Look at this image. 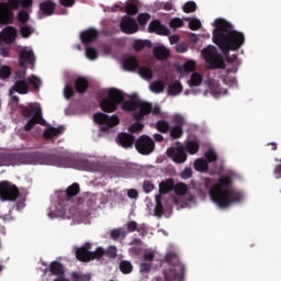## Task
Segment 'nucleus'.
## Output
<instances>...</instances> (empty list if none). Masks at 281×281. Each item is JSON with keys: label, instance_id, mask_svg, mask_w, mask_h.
<instances>
[{"label": "nucleus", "instance_id": "37", "mask_svg": "<svg viewBox=\"0 0 281 281\" xmlns=\"http://www.w3.org/2000/svg\"><path fill=\"white\" fill-rule=\"evenodd\" d=\"M120 272L122 274L127 276L133 272V265L127 260L120 261Z\"/></svg>", "mask_w": 281, "mask_h": 281}, {"label": "nucleus", "instance_id": "34", "mask_svg": "<svg viewBox=\"0 0 281 281\" xmlns=\"http://www.w3.org/2000/svg\"><path fill=\"white\" fill-rule=\"evenodd\" d=\"M48 218L50 220H70L71 212H48Z\"/></svg>", "mask_w": 281, "mask_h": 281}, {"label": "nucleus", "instance_id": "45", "mask_svg": "<svg viewBox=\"0 0 281 281\" xmlns=\"http://www.w3.org/2000/svg\"><path fill=\"white\" fill-rule=\"evenodd\" d=\"M27 82L33 86L34 91H38V89H41V85H43L41 79L34 75H31L27 78Z\"/></svg>", "mask_w": 281, "mask_h": 281}, {"label": "nucleus", "instance_id": "61", "mask_svg": "<svg viewBox=\"0 0 281 281\" xmlns=\"http://www.w3.org/2000/svg\"><path fill=\"white\" fill-rule=\"evenodd\" d=\"M137 21H138L139 25H146V23H148V21H150V15L148 13H140L137 16Z\"/></svg>", "mask_w": 281, "mask_h": 281}, {"label": "nucleus", "instance_id": "40", "mask_svg": "<svg viewBox=\"0 0 281 281\" xmlns=\"http://www.w3.org/2000/svg\"><path fill=\"white\" fill-rule=\"evenodd\" d=\"M156 128L159 133H169L170 132V123L167 121L160 120L156 123Z\"/></svg>", "mask_w": 281, "mask_h": 281}, {"label": "nucleus", "instance_id": "12", "mask_svg": "<svg viewBox=\"0 0 281 281\" xmlns=\"http://www.w3.org/2000/svg\"><path fill=\"white\" fill-rule=\"evenodd\" d=\"M135 148L139 155H150L155 150V140L148 135H142L135 142Z\"/></svg>", "mask_w": 281, "mask_h": 281}, {"label": "nucleus", "instance_id": "25", "mask_svg": "<svg viewBox=\"0 0 281 281\" xmlns=\"http://www.w3.org/2000/svg\"><path fill=\"white\" fill-rule=\"evenodd\" d=\"M80 38L83 45H89V43H93L98 38V30L88 29L80 33Z\"/></svg>", "mask_w": 281, "mask_h": 281}, {"label": "nucleus", "instance_id": "59", "mask_svg": "<svg viewBox=\"0 0 281 281\" xmlns=\"http://www.w3.org/2000/svg\"><path fill=\"white\" fill-rule=\"evenodd\" d=\"M128 131L130 133H142V131H144V125L139 122H136L128 127Z\"/></svg>", "mask_w": 281, "mask_h": 281}, {"label": "nucleus", "instance_id": "38", "mask_svg": "<svg viewBox=\"0 0 281 281\" xmlns=\"http://www.w3.org/2000/svg\"><path fill=\"white\" fill-rule=\"evenodd\" d=\"M189 155H196L199 153V143L196 140H189L186 145Z\"/></svg>", "mask_w": 281, "mask_h": 281}, {"label": "nucleus", "instance_id": "20", "mask_svg": "<svg viewBox=\"0 0 281 281\" xmlns=\"http://www.w3.org/2000/svg\"><path fill=\"white\" fill-rule=\"evenodd\" d=\"M148 32L151 34H159L160 36H169L170 35V30L166 27L159 20H154L149 23L148 26Z\"/></svg>", "mask_w": 281, "mask_h": 281}, {"label": "nucleus", "instance_id": "27", "mask_svg": "<svg viewBox=\"0 0 281 281\" xmlns=\"http://www.w3.org/2000/svg\"><path fill=\"white\" fill-rule=\"evenodd\" d=\"M48 271L50 272V276H56L58 278H64V265L59 261H53L48 266Z\"/></svg>", "mask_w": 281, "mask_h": 281}, {"label": "nucleus", "instance_id": "50", "mask_svg": "<svg viewBox=\"0 0 281 281\" xmlns=\"http://www.w3.org/2000/svg\"><path fill=\"white\" fill-rule=\"evenodd\" d=\"M125 12L126 14H130V16H133L139 12V9L136 7L135 3H126L125 4Z\"/></svg>", "mask_w": 281, "mask_h": 281}, {"label": "nucleus", "instance_id": "47", "mask_svg": "<svg viewBox=\"0 0 281 281\" xmlns=\"http://www.w3.org/2000/svg\"><path fill=\"white\" fill-rule=\"evenodd\" d=\"M70 278H72V281H90V274H85L82 272H72Z\"/></svg>", "mask_w": 281, "mask_h": 281}, {"label": "nucleus", "instance_id": "43", "mask_svg": "<svg viewBox=\"0 0 281 281\" xmlns=\"http://www.w3.org/2000/svg\"><path fill=\"white\" fill-rule=\"evenodd\" d=\"M138 74L145 80H153V70L148 67H139L138 68Z\"/></svg>", "mask_w": 281, "mask_h": 281}, {"label": "nucleus", "instance_id": "24", "mask_svg": "<svg viewBox=\"0 0 281 281\" xmlns=\"http://www.w3.org/2000/svg\"><path fill=\"white\" fill-rule=\"evenodd\" d=\"M63 133H65V126L63 125H59L58 127H48L44 131L43 137L49 142L50 139H54V137H59Z\"/></svg>", "mask_w": 281, "mask_h": 281}, {"label": "nucleus", "instance_id": "18", "mask_svg": "<svg viewBox=\"0 0 281 281\" xmlns=\"http://www.w3.org/2000/svg\"><path fill=\"white\" fill-rule=\"evenodd\" d=\"M16 40V29L13 26H7L0 32V47L1 43L5 45H12V43Z\"/></svg>", "mask_w": 281, "mask_h": 281}, {"label": "nucleus", "instance_id": "58", "mask_svg": "<svg viewBox=\"0 0 281 281\" xmlns=\"http://www.w3.org/2000/svg\"><path fill=\"white\" fill-rule=\"evenodd\" d=\"M0 56H3V58H9V56H10V44L1 43Z\"/></svg>", "mask_w": 281, "mask_h": 281}, {"label": "nucleus", "instance_id": "35", "mask_svg": "<svg viewBox=\"0 0 281 281\" xmlns=\"http://www.w3.org/2000/svg\"><path fill=\"white\" fill-rule=\"evenodd\" d=\"M173 191L178 196H186V194H188V184L183 182L173 183Z\"/></svg>", "mask_w": 281, "mask_h": 281}, {"label": "nucleus", "instance_id": "51", "mask_svg": "<svg viewBox=\"0 0 281 281\" xmlns=\"http://www.w3.org/2000/svg\"><path fill=\"white\" fill-rule=\"evenodd\" d=\"M183 12H186V14H190L191 12H196V2L188 1L183 5Z\"/></svg>", "mask_w": 281, "mask_h": 281}, {"label": "nucleus", "instance_id": "49", "mask_svg": "<svg viewBox=\"0 0 281 281\" xmlns=\"http://www.w3.org/2000/svg\"><path fill=\"white\" fill-rule=\"evenodd\" d=\"M103 257H106L109 259H115L116 258V247L109 246V248L103 249Z\"/></svg>", "mask_w": 281, "mask_h": 281}, {"label": "nucleus", "instance_id": "42", "mask_svg": "<svg viewBox=\"0 0 281 281\" xmlns=\"http://www.w3.org/2000/svg\"><path fill=\"white\" fill-rule=\"evenodd\" d=\"M194 169L198 170V172H205V170H207V161L203 158H198L194 161Z\"/></svg>", "mask_w": 281, "mask_h": 281}, {"label": "nucleus", "instance_id": "13", "mask_svg": "<svg viewBox=\"0 0 281 281\" xmlns=\"http://www.w3.org/2000/svg\"><path fill=\"white\" fill-rule=\"evenodd\" d=\"M169 159H172L175 164H186L188 161V153H186V147H169L166 151Z\"/></svg>", "mask_w": 281, "mask_h": 281}, {"label": "nucleus", "instance_id": "46", "mask_svg": "<svg viewBox=\"0 0 281 281\" xmlns=\"http://www.w3.org/2000/svg\"><path fill=\"white\" fill-rule=\"evenodd\" d=\"M12 76V68L9 66L0 67V80H8Z\"/></svg>", "mask_w": 281, "mask_h": 281}, {"label": "nucleus", "instance_id": "48", "mask_svg": "<svg viewBox=\"0 0 281 281\" xmlns=\"http://www.w3.org/2000/svg\"><path fill=\"white\" fill-rule=\"evenodd\" d=\"M76 95V91L74 90V87L71 85L67 83L64 88V97L66 100H71Z\"/></svg>", "mask_w": 281, "mask_h": 281}, {"label": "nucleus", "instance_id": "22", "mask_svg": "<svg viewBox=\"0 0 281 281\" xmlns=\"http://www.w3.org/2000/svg\"><path fill=\"white\" fill-rule=\"evenodd\" d=\"M135 142V136L133 134L122 132L117 135V144L122 146V148H132Z\"/></svg>", "mask_w": 281, "mask_h": 281}, {"label": "nucleus", "instance_id": "32", "mask_svg": "<svg viewBox=\"0 0 281 281\" xmlns=\"http://www.w3.org/2000/svg\"><path fill=\"white\" fill-rule=\"evenodd\" d=\"M127 233H132L130 231H125V228H114L110 232L109 236L112 237V240L120 241L125 240Z\"/></svg>", "mask_w": 281, "mask_h": 281}, {"label": "nucleus", "instance_id": "60", "mask_svg": "<svg viewBox=\"0 0 281 281\" xmlns=\"http://www.w3.org/2000/svg\"><path fill=\"white\" fill-rule=\"evenodd\" d=\"M138 269L140 274H147L148 272H151V263L140 262Z\"/></svg>", "mask_w": 281, "mask_h": 281}, {"label": "nucleus", "instance_id": "64", "mask_svg": "<svg viewBox=\"0 0 281 281\" xmlns=\"http://www.w3.org/2000/svg\"><path fill=\"white\" fill-rule=\"evenodd\" d=\"M196 69V63L193 60H188L184 63V70L187 71H194Z\"/></svg>", "mask_w": 281, "mask_h": 281}, {"label": "nucleus", "instance_id": "26", "mask_svg": "<svg viewBox=\"0 0 281 281\" xmlns=\"http://www.w3.org/2000/svg\"><path fill=\"white\" fill-rule=\"evenodd\" d=\"M139 67V60L135 56H128L123 60V69L125 71H135Z\"/></svg>", "mask_w": 281, "mask_h": 281}, {"label": "nucleus", "instance_id": "2", "mask_svg": "<svg viewBox=\"0 0 281 281\" xmlns=\"http://www.w3.org/2000/svg\"><path fill=\"white\" fill-rule=\"evenodd\" d=\"M139 98H132L131 100L124 101V93L115 88H111L108 91V97L100 101V109L104 113H115L117 106L121 104L123 111H137V104Z\"/></svg>", "mask_w": 281, "mask_h": 281}, {"label": "nucleus", "instance_id": "19", "mask_svg": "<svg viewBox=\"0 0 281 281\" xmlns=\"http://www.w3.org/2000/svg\"><path fill=\"white\" fill-rule=\"evenodd\" d=\"M14 20V13L9 11L8 4L5 2L0 3V23L2 25H10Z\"/></svg>", "mask_w": 281, "mask_h": 281}, {"label": "nucleus", "instance_id": "8", "mask_svg": "<svg viewBox=\"0 0 281 281\" xmlns=\"http://www.w3.org/2000/svg\"><path fill=\"white\" fill-rule=\"evenodd\" d=\"M90 243H86L82 247L77 248L75 251L77 260L80 262H90L103 258V248L97 247L95 251H90Z\"/></svg>", "mask_w": 281, "mask_h": 281}, {"label": "nucleus", "instance_id": "14", "mask_svg": "<svg viewBox=\"0 0 281 281\" xmlns=\"http://www.w3.org/2000/svg\"><path fill=\"white\" fill-rule=\"evenodd\" d=\"M120 29L123 34H137V32H139L137 21L130 15H124L121 19Z\"/></svg>", "mask_w": 281, "mask_h": 281}, {"label": "nucleus", "instance_id": "17", "mask_svg": "<svg viewBox=\"0 0 281 281\" xmlns=\"http://www.w3.org/2000/svg\"><path fill=\"white\" fill-rule=\"evenodd\" d=\"M20 67H25V65H34L36 63V56H34V50L29 47H24L19 53Z\"/></svg>", "mask_w": 281, "mask_h": 281}, {"label": "nucleus", "instance_id": "23", "mask_svg": "<svg viewBox=\"0 0 281 281\" xmlns=\"http://www.w3.org/2000/svg\"><path fill=\"white\" fill-rule=\"evenodd\" d=\"M232 187V178L231 177H222L220 178L218 180V183L213 186L211 189H210V196H211V200H212V192L214 189L218 188V190H221V192H228Z\"/></svg>", "mask_w": 281, "mask_h": 281}, {"label": "nucleus", "instance_id": "4", "mask_svg": "<svg viewBox=\"0 0 281 281\" xmlns=\"http://www.w3.org/2000/svg\"><path fill=\"white\" fill-rule=\"evenodd\" d=\"M56 194V212H76L78 210V205H80V199L77 198L80 194V184L78 182L68 186L66 190H58Z\"/></svg>", "mask_w": 281, "mask_h": 281}, {"label": "nucleus", "instance_id": "6", "mask_svg": "<svg viewBox=\"0 0 281 281\" xmlns=\"http://www.w3.org/2000/svg\"><path fill=\"white\" fill-rule=\"evenodd\" d=\"M22 115L26 119L31 117L23 127L26 133H30V131L34 128L35 124H40L41 126H47V121L43 119V111L41 110V108L23 105Z\"/></svg>", "mask_w": 281, "mask_h": 281}, {"label": "nucleus", "instance_id": "57", "mask_svg": "<svg viewBox=\"0 0 281 281\" xmlns=\"http://www.w3.org/2000/svg\"><path fill=\"white\" fill-rule=\"evenodd\" d=\"M20 33L22 38H30V36H32V27H30L29 25H23L20 29Z\"/></svg>", "mask_w": 281, "mask_h": 281}, {"label": "nucleus", "instance_id": "15", "mask_svg": "<svg viewBox=\"0 0 281 281\" xmlns=\"http://www.w3.org/2000/svg\"><path fill=\"white\" fill-rule=\"evenodd\" d=\"M183 116L176 114L172 117V123L176 124L169 127L170 137L172 139H181L183 137V124H184Z\"/></svg>", "mask_w": 281, "mask_h": 281}, {"label": "nucleus", "instance_id": "53", "mask_svg": "<svg viewBox=\"0 0 281 281\" xmlns=\"http://www.w3.org/2000/svg\"><path fill=\"white\" fill-rule=\"evenodd\" d=\"M189 29L193 32H196V30H201V20L199 19H189Z\"/></svg>", "mask_w": 281, "mask_h": 281}, {"label": "nucleus", "instance_id": "29", "mask_svg": "<svg viewBox=\"0 0 281 281\" xmlns=\"http://www.w3.org/2000/svg\"><path fill=\"white\" fill-rule=\"evenodd\" d=\"M75 89L77 93H86L89 89V81L85 77H79L75 81Z\"/></svg>", "mask_w": 281, "mask_h": 281}, {"label": "nucleus", "instance_id": "54", "mask_svg": "<svg viewBox=\"0 0 281 281\" xmlns=\"http://www.w3.org/2000/svg\"><path fill=\"white\" fill-rule=\"evenodd\" d=\"M205 159L209 161V164H214L216 159H218V156L216 155V151L214 149H210L205 153Z\"/></svg>", "mask_w": 281, "mask_h": 281}, {"label": "nucleus", "instance_id": "55", "mask_svg": "<svg viewBox=\"0 0 281 281\" xmlns=\"http://www.w3.org/2000/svg\"><path fill=\"white\" fill-rule=\"evenodd\" d=\"M169 26L172 30H177L179 27H183V20L179 19V18H173L170 22H169Z\"/></svg>", "mask_w": 281, "mask_h": 281}, {"label": "nucleus", "instance_id": "16", "mask_svg": "<svg viewBox=\"0 0 281 281\" xmlns=\"http://www.w3.org/2000/svg\"><path fill=\"white\" fill-rule=\"evenodd\" d=\"M137 109H139V111L134 113V120H136V122H142L146 115H150L153 113V103L138 99Z\"/></svg>", "mask_w": 281, "mask_h": 281}, {"label": "nucleus", "instance_id": "9", "mask_svg": "<svg viewBox=\"0 0 281 281\" xmlns=\"http://www.w3.org/2000/svg\"><path fill=\"white\" fill-rule=\"evenodd\" d=\"M202 56L206 60L210 69H225V61L223 56L214 46H207L202 50Z\"/></svg>", "mask_w": 281, "mask_h": 281}, {"label": "nucleus", "instance_id": "36", "mask_svg": "<svg viewBox=\"0 0 281 281\" xmlns=\"http://www.w3.org/2000/svg\"><path fill=\"white\" fill-rule=\"evenodd\" d=\"M202 82H203V75L202 74L193 72L191 75V78H190V81H189L190 87H201Z\"/></svg>", "mask_w": 281, "mask_h": 281}, {"label": "nucleus", "instance_id": "62", "mask_svg": "<svg viewBox=\"0 0 281 281\" xmlns=\"http://www.w3.org/2000/svg\"><path fill=\"white\" fill-rule=\"evenodd\" d=\"M143 190L146 194H149V192H153L155 190V184L150 181H144Z\"/></svg>", "mask_w": 281, "mask_h": 281}, {"label": "nucleus", "instance_id": "33", "mask_svg": "<svg viewBox=\"0 0 281 281\" xmlns=\"http://www.w3.org/2000/svg\"><path fill=\"white\" fill-rule=\"evenodd\" d=\"M135 52H142V49H150L153 47V42L149 40H136L133 45Z\"/></svg>", "mask_w": 281, "mask_h": 281}, {"label": "nucleus", "instance_id": "63", "mask_svg": "<svg viewBox=\"0 0 281 281\" xmlns=\"http://www.w3.org/2000/svg\"><path fill=\"white\" fill-rule=\"evenodd\" d=\"M155 200L158 209H155L154 212H164V205L161 204V193L156 194Z\"/></svg>", "mask_w": 281, "mask_h": 281}, {"label": "nucleus", "instance_id": "44", "mask_svg": "<svg viewBox=\"0 0 281 281\" xmlns=\"http://www.w3.org/2000/svg\"><path fill=\"white\" fill-rule=\"evenodd\" d=\"M164 89H166V86L161 81L150 83V91H153V93H164Z\"/></svg>", "mask_w": 281, "mask_h": 281}, {"label": "nucleus", "instance_id": "30", "mask_svg": "<svg viewBox=\"0 0 281 281\" xmlns=\"http://www.w3.org/2000/svg\"><path fill=\"white\" fill-rule=\"evenodd\" d=\"M40 10L45 16H52L56 10V4L52 1H44L40 4Z\"/></svg>", "mask_w": 281, "mask_h": 281}, {"label": "nucleus", "instance_id": "3", "mask_svg": "<svg viewBox=\"0 0 281 281\" xmlns=\"http://www.w3.org/2000/svg\"><path fill=\"white\" fill-rule=\"evenodd\" d=\"M26 159V164H43L45 166H56L57 168H71L75 160L67 154H43L29 153L22 155Z\"/></svg>", "mask_w": 281, "mask_h": 281}, {"label": "nucleus", "instance_id": "10", "mask_svg": "<svg viewBox=\"0 0 281 281\" xmlns=\"http://www.w3.org/2000/svg\"><path fill=\"white\" fill-rule=\"evenodd\" d=\"M19 187L8 180L0 181V201H16L19 199Z\"/></svg>", "mask_w": 281, "mask_h": 281}, {"label": "nucleus", "instance_id": "28", "mask_svg": "<svg viewBox=\"0 0 281 281\" xmlns=\"http://www.w3.org/2000/svg\"><path fill=\"white\" fill-rule=\"evenodd\" d=\"M153 54L157 60H166L170 57V50L166 46H156L153 49Z\"/></svg>", "mask_w": 281, "mask_h": 281}, {"label": "nucleus", "instance_id": "56", "mask_svg": "<svg viewBox=\"0 0 281 281\" xmlns=\"http://www.w3.org/2000/svg\"><path fill=\"white\" fill-rule=\"evenodd\" d=\"M86 56L89 60H95L98 58V50L93 47L86 48Z\"/></svg>", "mask_w": 281, "mask_h": 281}, {"label": "nucleus", "instance_id": "21", "mask_svg": "<svg viewBox=\"0 0 281 281\" xmlns=\"http://www.w3.org/2000/svg\"><path fill=\"white\" fill-rule=\"evenodd\" d=\"M10 95L13 93H20V95H25L30 93V86L26 80H16L9 91Z\"/></svg>", "mask_w": 281, "mask_h": 281}, {"label": "nucleus", "instance_id": "1", "mask_svg": "<svg viewBox=\"0 0 281 281\" xmlns=\"http://www.w3.org/2000/svg\"><path fill=\"white\" fill-rule=\"evenodd\" d=\"M213 43L220 47L224 56H229V52H236L245 45V34L235 31L234 25L226 20L217 19L213 31Z\"/></svg>", "mask_w": 281, "mask_h": 281}, {"label": "nucleus", "instance_id": "11", "mask_svg": "<svg viewBox=\"0 0 281 281\" xmlns=\"http://www.w3.org/2000/svg\"><path fill=\"white\" fill-rule=\"evenodd\" d=\"M93 122L102 126L101 131L106 132L109 128H113V126H117L120 124V117H117V115L109 116L105 113L97 112L93 114Z\"/></svg>", "mask_w": 281, "mask_h": 281}, {"label": "nucleus", "instance_id": "39", "mask_svg": "<svg viewBox=\"0 0 281 281\" xmlns=\"http://www.w3.org/2000/svg\"><path fill=\"white\" fill-rule=\"evenodd\" d=\"M183 91V86H181V82L176 81L171 85H169V93L170 95H179Z\"/></svg>", "mask_w": 281, "mask_h": 281}, {"label": "nucleus", "instance_id": "41", "mask_svg": "<svg viewBox=\"0 0 281 281\" xmlns=\"http://www.w3.org/2000/svg\"><path fill=\"white\" fill-rule=\"evenodd\" d=\"M12 164H14L12 155L0 153V166H12Z\"/></svg>", "mask_w": 281, "mask_h": 281}, {"label": "nucleus", "instance_id": "7", "mask_svg": "<svg viewBox=\"0 0 281 281\" xmlns=\"http://www.w3.org/2000/svg\"><path fill=\"white\" fill-rule=\"evenodd\" d=\"M165 262L172 266L170 274L165 276V281H183V274L186 272V267L180 263L178 256L170 252L165 256Z\"/></svg>", "mask_w": 281, "mask_h": 281}, {"label": "nucleus", "instance_id": "5", "mask_svg": "<svg viewBox=\"0 0 281 281\" xmlns=\"http://www.w3.org/2000/svg\"><path fill=\"white\" fill-rule=\"evenodd\" d=\"M243 201V192L236 190L221 191L216 187L212 191V202L216 203L218 207H227L231 203H240Z\"/></svg>", "mask_w": 281, "mask_h": 281}, {"label": "nucleus", "instance_id": "52", "mask_svg": "<svg viewBox=\"0 0 281 281\" xmlns=\"http://www.w3.org/2000/svg\"><path fill=\"white\" fill-rule=\"evenodd\" d=\"M18 21L19 23H22V25H25V23L30 21V13H27V11H20L18 13Z\"/></svg>", "mask_w": 281, "mask_h": 281}, {"label": "nucleus", "instance_id": "31", "mask_svg": "<svg viewBox=\"0 0 281 281\" xmlns=\"http://www.w3.org/2000/svg\"><path fill=\"white\" fill-rule=\"evenodd\" d=\"M175 189V180L169 178L159 183V193L160 194H168V192H172Z\"/></svg>", "mask_w": 281, "mask_h": 281}]
</instances>
